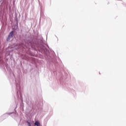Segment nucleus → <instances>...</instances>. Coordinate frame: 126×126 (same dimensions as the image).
Masks as SVG:
<instances>
[{"label":"nucleus","instance_id":"f03ea898","mask_svg":"<svg viewBox=\"0 0 126 126\" xmlns=\"http://www.w3.org/2000/svg\"><path fill=\"white\" fill-rule=\"evenodd\" d=\"M35 126H40V122L39 121H36L34 123Z\"/></svg>","mask_w":126,"mask_h":126},{"label":"nucleus","instance_id":"f257e3e1","mask_svg":"<svg viewBox=\"0 0 126 126\" xmlns=\"http://www.w3.org/2000/svg\"><path fill=\"white\" fill-rule=\"evenodd\" d=\"M13 37V31H12L9 34V35L7 38V41H9L11 38Z\"/></svg>","mask_w":126,"mask_h":126}]
</instances>
